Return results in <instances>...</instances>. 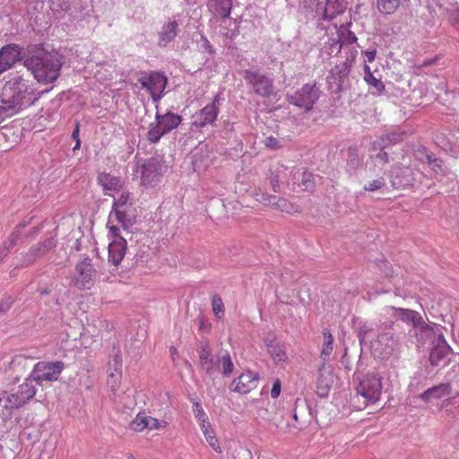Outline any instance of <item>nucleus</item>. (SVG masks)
I'll use <instances>...</instances> for the list:
<instances>
[{
    "instance_id": "nucleus-1",
    "label": "nucleus",
    "mask_w": 459,
    "mask_h": 459,
    "mask_svg": "<svg viewBox=\"0 0 459 459\" xmlns=\"http://www.w3.org/2000/svg\"><path fill=\"white\" fill-rule=\"evenodd\" d=\"M24 65L31 71L39 82L48 84L59 77L63 60L57 51L47 50L41 45H34L27 50Z\"/></svg>"
},
{
    "instance_id": "nucleus-2",
    "label": "nucleus",
    "mask_w": 459,
    "mask_h": 459,
    "mask_svg": "<svg viewBox=\"0 0 459 459\" xmlns=\"http://www.w3.org/2000/svg\"><path fill=\"white\" fill-rule=\"evenodd\" d=\"M42 93L35 89L33 82L17 75L5 82L0 99L2 104L7 105V108H13L18 114L33 105Z\"/></svg>"
},
{
    "instance_id": "nucleus-3",
    "label": "nucleus",
    "mask_w": 459,
    "mask_h": 459,
    "mask_svg": "<svg viewBox=\"0 0 459 459\" xmlns=\"http://www.w3.org/2000/svg\"><path fill=\"white\" fill-rule=\"evenodd\" d=\"M198 355L204 381H213L218 373L223 377H230L233 373L234 364L229 351H222L217 357H213L209 343L202 342Z\"/></svg>"
},
{
    "instance_id": "nucleus-4",
    "label": "nucleus",
    "mask_w": 459,
    "mask_h": 459,
    "mask_svg": "<svg viewBox=\"0 0 459 459\" xmlns=\"http://www.w3.org/2000/svg\"><path fill=\"white\" fill-rule=\"evenodd\" d=\"M36 394V387L30 381L25 382L11 392L0 391V418L8 420L14 411L24 406Z\"/></svg>"
},
{
    "instance_id": "nucleus-5",
    "label": "nucleus",
    "mask_w": 459,
    "mask_h": 459,
    "mask_svg": "<svg viewBox=\"0 0 459 459\" xmlns=\"http://www.w3.org/2000/svg\"><path fill=\"white\" fill-rule=\"evenodd\" d=\"M181 121V116L175 113L167 112L161 115L157 112L155 122L150 124L147 139L152 143H158L163 135L177 128Z\"/></svg>"
},
{
    "instance_id": "nucleus-6",
    "label": "nucleus",
    "mask_w": 459,
    "mask_h": 459,
    "mask_svg": "<svg viewBox=\"0 0 459 459\" xmlns=\"http://www.w3.org/2000/svg\"><path fill=\"white\" fill-rule=\"evenodd\" d=\"M321 95L320 87L316 82L306 83L294 93L288 95L290 104L303 108L308 112L319 100Z\"/></svg>"
},
{
    "instance_id": "nucleus-7",
    "label": "nucleus",
    "mask_w": 459,
    "mask_h": 459,
    "mask_svg": "<svg viewBox=\"0 0 459 459\" xmlns=\"http://www.w3.org/2000/svg\"><path fill=\"white\" fill-rule=\"evenodd\" d=\"M64 368L65 364L62 361H39L35 364L30 377L26 379V382L30 381L31 385H33V382L41 385L43 381H56Z\"/></svg>"
},
{
    "instance_id": "nucleus-8",
    "label": "nucleus",
    "mask_w": 459,
    "mask_h": 459,
    "mask_svg": "<svg viewBox=\"0 0 459 459\" xmlns=\"http://www.w3.org/2000/svg\"><path fill=\"white\" fill-rule=\"evenodd\" d=\"M381 377L374 373H368L359 380L356 391L365 398L367 403H374L380 399L382 394Z\"/></svg>"
},
{
    "instance_id": "nucleus-9",
    "label": "nucleus",
    "mask_w": 459,
    "mask_h": 459,
    "mask_svg": "<svg viewBox=\"0 0 459 459\" xmlns=\"http://www.w3.org/2000/svg\"><path fill=\"white\" fill-rule=\"evenodd\" d=\"M403 322L411 325L418 341H424L431 337L437 327V324H427L422 315L418 311L403 308Z\"/></svg>"
},
{
    "instance_id": "nucleus-10",
    "label": "nucleus",
    "mask_w": 459,
    "mask_h": 459,
    "mask_svg": "<svg viewBox=\"0 0 459 459\" xmlns=\"http://www.w3.org/2000/svg\"><path fill=\"white\" fill-rule=\"evenodd\" d=\"M143 88L146 89L152 99V101L159 102L164 95V91L168 83L167 77L159 72L144 73L138 79Z\"/></svg>"
},
{
    "instance_id": "nucleus-11",
    "label": "nucleus",
    "mask_w": 459,
    "mask_h": 459,
    "mask_svg": "<svg viewBox=\"0 0 459 459\" xmlns=\"http://www.w3.org/2000/svg\"><path fill=\"white\" fill-rule=\"evenodd\" d=\"M136 222V210L134 204L122 206L119 208H111L108 214L107 228L110 230V226H116L117 223L124 231L130 233L131 227Z\"/></svg>"
},
{
    "instance_id": "nucleus-12",
    "label": "nucleus",
    "mask_w": 459,
    "mask_h": 459,
    "mask_svg": "<svg viewBox=\"0 0 459 459\" xmlns=\"http://www.w3.org/2000/svg\"><path fill=\"white\" fill-rule=\"evenodd\" d=\"M108 261L117 265L123 260L126 250V240L121 234V230L117 226H110L108 230Z\"/></svg>"
},
{
    "instance_id": "nucleus-13",
    "label": "nucleus",
    "mask_w": 459,
    "mask_h": 459,
    "mask_svg": "<svg viewBox=\"0 0 459 459\" xmlns=\"http://www.w3.org/2000/svg\"><path fill=\"white\" fill-rule=\"evenodd\" d=\"M221 100V94H216L211 103L192 116V126L195 128H203L212 125L219 115V106Z\"/></svg>"
},
{
    "instance_id": "nucleus-14",
    "label": "nucleus",
    "mask_w": 459,
    "mask_h": 459,
    "mask_svg": "<svg viewBox=\"0 0 459 459\" xmlns=\"http://www.w3.org/2000/svg\"><path fill=\"white\" fill-rule=\"evenodd\" d=\"M242 75L247 83L252 85L255 94L262 97H268L273 94V81L266 75L255 70H244Z\"/></svg>"
},
{
    "instance_id": "nucleus-15",
    "label": "nucleus",
    "mask_w": 459,
    "mask_h": 459,
    "mask_svg": "<svg viewBox=\"0 0 459 459\" xmlns=\"http://www.w3.org/2000/svg\"><path fill=\"white\" fill-rule=\"evenodd\" d=\"M162 163L157 158L145 160L139 168L142 185L145 187H152L158 184L162 176Z\"/></svg>"
},
{
    "instance_id": "nucleus-16",
    "label": "nucleus",
    "mask_w": 459,
    "mask_h": 459,
    "mask_svg": "<svg viewBox=\"0 0 459 459\" xmlns=\"http://www.w3.org/2000/svg\"><path fill=\"white\" fill-rule=\"evenodd\" d=\"M397 346L398 340H394L393 333L389 332L379 334L370 344L374 355L382 359H388Z\"/></svg>"
},
{
    "instance_id": "nucleus-17",
    "label": "nucleus",
    "mask_w": 459,
    "mask_h": 459,
    "mask_svg": "<svg viewBox=\"0 0 459 459\" xmlns=\"http://www.w3.org/2000/svg\"><path fill=\"white\" fill-rule=\"evenodd\" d=\"M76 272L75 285L82 290L90 289L96 276V270L91 264V259L85 257L79 262L76 265Z\"/></svg>"
},
{
    "instance_id": "nucleus-18",
    "label": "nucleus",
    "mask_w": 459,
    "mask_h": 459,
    "mask_svg": "<svg viewBox=\"0 0 459 459\" xmlns=\"http://www.w3.org/2000/svg\"><path fill=\"white\" fill-rule=\"evenodd\" d=\"M429 90L427 82L421 77L414 76L408 81L406 100L411 106H420Z\"/></svg>"
},
{
    "instance_id": "nucleus-19",
    "label": "nucleus",
    "mask_w": 459,
    "mask_h": 459,
    "mask_svg": "<svg viewBox=\"0 0 459 459\" xmlns=\"http://www.w3.org/2000/svg\"><path fill=\"white\" fill-rule=\"evenodd\" d=\"M27 53L22 56L20 48L15 44H9L0 50V74L11 68L18 60L25 59Z\"/></svg>"
},
{
    "instance_id": "nucleus-20",
    "label": "nucleus",
    "mask_w": 459,
    "mask_h": 459,
    "mask_svg": "<svg viewBox=\"0 0 459 459\" xmlns=\"http://www.w3.org/2000/svg\"><path fill=\"white\" fill-rule=\"evenodd\" d=\"M258 380L259 376L257 373L247 371L242 373L239 377L232 381L230 389L236 393L245 394L251 392L257 386Z\"/></svg>"
},
{
    "instance_id": "nucleus-21",
    "label": "nucleus",
    "mask_w": 459,
    "mask_h": 459,
    "mask_svg": "<svg viewBox=\"0 0 459 459\" xmlns=\"http://www.w3.org/2000/svg\"><path fill=\"white\" fill-rule=\"evenodd\" d=\"M179 22L175 18L169 19L158 32V45L166 48L171 43L178 33Z\"/></svg>"
},
{
    "instance_id": "nucleus-22",
    "label": "nucleus",
    "mask_w": 459,
    "mask_h": 459,
    "mask_svg": "<svg viewBox=\"0 0 459 459\" xmlns=\"http://www.w3.org/2000/svg\"><path fill=\"white\" fill-rule=\"evenodd\" d=\"M357 39L356 35L347 26L342 24L337 30V39L333 40L330 46V51L333 53L335 50L339 53L342 48L356 43Z\"/></svg>"
},
{
    "instance_id": "nucleus-23",
    "label": "nucleus",
    "mask_w": 459,
    "mask_h": 459,
    "mask_svg": "<svg viewBox=\"0 0 459 459\" xmlns=\"http://www.w3.org/2000/svg\"><path fill=\"white\" fill-rule=\"evenodd\" d=\"M267 352L276 365L283 366L288 363L289 358L286 352L285 343L280 341L265 340Z\"/></svg>"
},
{
    "instance_id": "nucleus-24",
    "label": "nucleus",
    "mask_w": 459,
    "mask_h": 459,
    "mask_svg": "<svg viewBox=\"0 0 459 459\" xmlns=\"http://www.w3.org/2000/svg\"><path fill=\"white\" fill-rule=\"evenodd\" d=\"M414 155L419 160H424L426 162L429 164L432 171H435L439 175H446L447 167H446L444 160L442 159L436 158L431 154H429L428 151L424 146H418L416 150H414Z\"/></svg>"
},
{
    "instance_id": "nucleus-25",
    "label": "nucleus",
    "mask_w": 459,
    "mask_h": 459,
    "mask_svg": "<svg viewBox=\"0 0 459 459\" xmlns=\"http://www.w3.org/2000/svg\"><path fill=\"white\" fill-rule=\"evenodd\" d=\"M255 198L257 202L264 204V205L272 206L281 212H290V204L284 198H280L277 195H269L262 191L255 192Z\"/></svg>"
},
{
    "instance_id": "nucleus-26",
    "label": "nucleus",
    "mask_w": 459,
    "mask_h": 459,
    "mask_svg": "<svg viewBox=\"0 0 459 459\" xmlns=\"http://www.w3.org/2000/svg\"><path fill=\"white\" fill-rule=\"evenodd\" d=\"M396 141V135L395 134H388L386 137H382L379 141L375 142L373 143V150L377 151L379 150V152L373 156L372 158H375L376 163L378 165H384L387 163L388 161V143H393Z\"/></svg>"
},
{
    "instance_id": "nucleus-27",
    "label": "nucleus",
    "mask_w": 459,
    "mask_h": 459,
    "mask_svg": "<svg viewBox=\"0 0 459 459\" xmlns=\"http://www.w3.org/2000/svg\"><path fill=\"white\" fill-rule=\"evenodd\" d=\"M364 76L363 79L366 83L373 90V93H380L385 90V85L381 81V74L377 69L371 70L368 64L363 67Z\"/></svg>"
},
{
    "instance_id": "nucleus-28",
    "label": "nucleus",
    "mask_w": 459,
    "mask_h": 459,
    "mask_svg": "<svg viewBox=\"0 0 459 459\" xmlns=\"http://www.w3.org/2000/svg\"><path fill=\"white\" fill-rule=\"evenodd\" d=\"M98 183L102 186L105 192L107 191H119L123 186L124 181L120 177L113 176L106 172L100 173L97 178ZM106 195H108L106 193Z\"/></svg>"
},
{
    "instance_id": "nucleus-29",
    "label": "nucleus",
    "mask_w": 459,
    "mask_h": 459,
    "mask_svg": "<svg viewBox=\"0 0 459 459\" xmlns=\"http://www.w3.org/2000/svg\"><path fill=\"white\" fill-rule=\"evenodd\" d=\"M451 349L442 333H439L438 343L431 350L429 360L431 365L437 366L441 359L449 355Z\"/></svg>"
},
{
    "instance_id": "nucleus-30",
    "label": "nucleus",
    "mask_w": 459,
    "mask_h": 459,
    "mask_svg": "<svg viewBox=\"0 0 459 459\" xmlns=\"http://www.w3.org/2000/svg\"><path fill=\"white\" fill-rule=\"evenodd\" d=\"M452 391V385L449 383L439 384L438 385L429 387L421 394L424 401L432 399H441V397L449 396Z\"/></svg>"
},
{
    "instance_id": "nucleus-31",
    "label": "nucleus",
    "mask_w": 459,
    "mask_h": 459,
    "mask_svg": "<svg viewBox=\"0 0 459 459\" xmlns=\"http://www.w3.org/2000/svg\"><path fill=\"white\" fill-rule=\"evenodd\" d=\"M206 4L213 14L228 18L231 12L232 0H207Z\"/></svg>"
},
{
    "instance_id": "nucleus-32",
    "label": "nucleus",
    "mask_w": 459,
    "mask_h": 459,
    "mask_svg": "<svg viewBox=\"0 0 459 459\" xmlns=\"http://www.w3.org/2000/svg\"><path fill=\"white\" fill-rule=\"evenodd\" d=\"M348 3L345 0H326L324 10V18L332 20L336 15L342 13L347 8Z\"/></svg>"
},
{
    "instance_id": "nucleus-33",
    "label": "nucleus",
    "mask_w": 459,
    "mask_h": 459,
    "mask_svg": "<svg viewBox=\"0 0 459 459\" xmlns=\"http://www.w3.org/2000/svg\"><path fill=\"white\" fill-rule=\"evenodd\" d=\"M323 344L320 352V358L325 363L330 360V356L333 351V336L328 329L323 330Z\"/></svg>"
},
{
    "instance_id": "nucleus-34",
    "label": "nucleus",
    "mask_w": 459,
    "mask_h": 459,
    "mask_svg": "<svg viewBox=\"0 0 459 459\" xmlns=\"http://www.w3.org/2000/svg\"><path fill=\"white\" fill-rule=\"evenodd\" d=\"M122 375L120 373H112L108 372L107 378V385L108 386L110 395L114 397L115 400L120 399V395L117 394V389L120 385Z\"/></svg>"
},
{
    "instance_id": "nucleus-35",
    "label": "nucleus",
    "mask_w": 459,
    "mask_h": 459,
    "mask_svg": "<svg viewBox=\"0 0 459 459\" xmlns=\"http://www.w3.org/2000/svg\"><path fill=\"white\" fill-rule=\"evenodd\" d=\"M47 254L43 252L42 247L39 244L36 247H32L29 252L24 255L22 265H29L34 263L39 257Z\"/></svg>"
},
{
    "instance_id": "nucleus-36",
    "label": "nucleus",
    "mask_w": 459,
    "mask_h": 459,
    "mask_svg": "<svg viewBox=\"0 0 459 459\" xmlns=\"http://www.w3.org/2000/svg\"><path fill=\"white\" fill-rule=\"evenodd\" d=\"M400 0H377V8L383 13H392L400 5Z\"/></svg>"
},
{
    "instance_id": "nucleus-37",
    "label": "nucleus",
    "mask_w": 459,
    "mask_h": 459,
    "mask_svg": "<svg viewBox=\"0 0 459 459\" xmlns=\"http://www.w3.org/2000/svg\"><path fill=\"white\" fill-rule=\"evenodd\" d=\"M130 204H134L131 194L127 191H123L119 196L114 197L112 208H119L122 206H128Z\"/></svg>"
},
{
    "instance_id": "nucleus-38",
    "label": "nucleus",
    "mask_w": 459,
    "mask_h": 459,
    "mask_svg": "<svg viewBox=\"0 0 459 459\" xmlns=\"http://www.w3.org/2000/svg\"><path fill=\"white\" fill-rule=\"evenodd\" d=\"M108 372L120 373L122 375V357L120 351H117L109 359Z\"/></svg>"
},
{
    "instance_id": "nucleus-39",
    "label": "nucleus",
    "mask_w": 459,
    "mask_h": 459,
    "mask_svg": "<svg viewBox=\"0 0 459 459\" xmlns=\"http://www.w3.org/2000/svg\"><path fill=\"white\" fill-rule=\"evenodd\" d=\"M212 311L214 313V316L221 319L224 316V304L222 302V299L220 296L214 295L212 298Z\"/></svg>"
},
{
    "instance_id": "nucleus-40",
    "label": "nucleus",
    "mask_w": 459,
    "mask_h": 459,
    "mask_svg": "<svg viewBox=\"0 0 459 459\" xmlns=\"http://www.w3.org/2000/svg\"><path fill=\"white\" fill-rule=\"evenodd\" d=\"M146 414L138 413L134 420L130 423L131 429L141 432L146 429Z\"/></svg>"
},
{
    "instance_id": "nucleus-41",
    "label": "nucleus",
    "mask_w": 459,
    "mask_h": 459,
    "mask_svg": "<svg viewBox=\"0 0 459 459\" xmlns=\"http://www.w3.org/2000/svg\"><path fill=\"white\" fill-rule=\"evenodd\" d=\"M191 401L193 403V412L197 422H204L205 420H208V417L204 411L201 403L197 399H191Z\"/></svg>"
},
{
    "instance_id": "nucleus-42",
    "label": "nucleus",
    "mask_w": 459,
    "mask_h": 459,
    "mask_svg": "<svg viewBox=\"0 0 459 459\" xmlns=\"http://www.w3.org/2000/svg\"><path fill=\"white\" fill-rule=\"evenodd\" d=\"M146 429L149 430L164 429L167 428L168 423L164 420H159L156 418L146 415Z\"/></svg>"
},
{
    "instance_id": "nucleus-43",
    "label": "nucleus",
    "mask_w": 459,
    "mask_h": 459,
    "mask_svg": "<svg viewBox=\"0 0 459 459\" xmlns=\"http://www.w3.org/2000/svg\"><path fill=\"white\" fill-rule=\"evenodd\" d=\"M51 9L55 13L66 12L70 8L69 0H49Z\"/></svg>"
},
{
    "instance_id": "nucleus-44",
    "label": "nucleus",
    "mask_w": 459,
    "mask_h": 459,
    "mask_svg": "<svg viewBox=\"0 0 459 459\" xmlns=\"http://www.w3.org/2000/svg\"><path fill=\"white\" fill-rule=\"evenodd\" d=\"M348 165L352 169L358 168L359 165V157L357 150L355 148H350L348 151V158H347Z\"/></svg>"
},
{
    "instance_id": "nucleus-45",
    "label": "nucleus",
    "mask_w": 459,
    "mask_h": 459,
    "mask_svg": "<svg viewBox=\"0 0 459 459\" xmlns=\"http://www.w3.org/2000/svg\"><path fill=\"white\" fill-rule=\"evenodd\" d=\"M206 441L212 447L215 452L221 453V446L219 445L218 439L216 438L215 433L213 429H210L209 431L204 433Z\"/></svg>"
},
{
    "instance_id": "nucleus-46",
    "label": "nucleus",
    "mask_w": 459,
    "mask_h": 459,
    "mask_svg": "<svg viewBox=\"0 0 459 459\" xmlns=\"http://www.w3.org/2000/svg\"><path fill=\"white\" fill-rule=\"evenodd\" d=\"M301 183L305 190H312L314 188V176L309 172H303L301 176Z\"/></svg>"
},
{
    "instance_id": "nucleus-47",
    "label": "nucleus",
    "mask_w": 459,
    "mask_h": 459,
    "mask_svg": "<svg viewBox=\"0 0 459 459\" xmlns=\"http://www.w3.org/2000/svg\"><path fill=\"white\" fill-rule=\"evenodd\" d=\"M385 185V180L383 178H378L372 181H369L368 184L364 186V190L368 192H374L380 189Z\"/></svg>"
},
{
    "instance_id": "nucleus-48",
    "label": "nucleus",
    "mask_w": 459,
    "mask_h": 459,
    "mask_svg": "<svg viewBox=\"0 0 459 459\" xmlns=\"http://www.w3.org/2000/svg\"><path fill=\"white\" fill-rule=\"evenodd\" d=\"M20 237V231L19 230H14L12 232V234L9 236L7 240H5L3 243V247L6 248L8 251H10L11 248H13L15 245Z\"/></svg>"
},
{
    "instance_id": "nucleus-49",
    "label": "nucleus",
    "mask_w": 459,
    "mask_h": 459,
    "mask_svg": "<svg viewBox=\"0 0 459 459\" xmlns=\"http://www.w3.org/2000/svg\"><path fill=\"white\" fill-rule=\"evenodd\" d=\"M358 51L355 47H351V49H349V56L346 57V60L342 65L343 72H345L348 66L355 60Z\"/></svg>"
},
{
    "instance_id": "nucleus-50",
    "label": "nucleus",
    "mask_w": 459,
    "mask_h": 459,
    "mask_svg": "<svg viewBox=\"0 0 459 459\" xmlns=\"http://www.w3.org/2000/svg\"><path fill=\"white\" fill-rule=\"evenodd\" d=\"M17 114L13 108H7V105L1 103L0 105V123L3 122L6 117H12Z\"/></svg>"
},
{
    "instance_id": "nucleus-51",
    "label": "nucleus",
    "mask_w": 459,
    "mask_h": 459,
    "mask_svg": "<svg viewBox=\"0 0 459 459\" xmlns=\"http://www.w3.org/2000/svg\"><path fill=\"white\" fill-rule=\"evenodd\" d=\"M281 382L279 378L273 380V387L271 389V397L277 398L281 394Z\"/></svg>"
},
{
    "instance_id": "nucleus-52",
    "label": "nucleus",
    "mask_w": 459,
    "mask_h": 459,
    "mask_svg": "<svg viewBox=\"0 0 459 459\" xmlns=\"http://www.w3.org/2000/svg\"><path fill=\"white\" fill-rule=\"evenodd\" d=\"M56 242L54 238H48L45 239L43 242L39 243V245L43 248V252H46V253H48L49 250L54 248L56 247Z\"/></svg>"
},
{
    "instance_id": "nucleus-53",
    "label": "nucleus",
    "mask_w": 459,
    "mask_h": 459,
    "mask_svg": "<svg viewBox=\"0 0 459 459\" xmlns=\"http://www.w3.org/2000/svg\"><path fill=\"white\" fill-rule=\"evenodd\" d=\"M265 146L269 149L276 150L281 147L279 140L273 136H269L265 139Z\"/></svg>"
},
{
    "instance_id": "nucleus-54",
    "label": "nucleus",
    "mask_w": 459,
    "mask_h": 459,
    "mask_svg": "<svg viewBox=\"0 0 459 459\" xmlns=\"http://www.w3.org/2000/svg\"><path fill=\"white\" fill-rule=\"evenodd\" d=\"M362 54L365 56V64L372 63L376 58L377 50L376 48H369L365 51H362Z\"/></svg>"
},
{
    "instance_id": "nucleus-55",
    "label": "nucleus",
    "mask_w": 459,
    "mask_h": 459,
    "mask_svg": "<svg viewBox=\"0 0 459 459\" xmlns=\"http://www.w3.org/2000/svg\"><path fill=\"white\" fill-rule=\"evenodd\" d=\"M12 305H13L12 298L8 297L6 299H4L0 302V313H4V312L8 311L11 308Z\"/></svg>"
},
{
    "instance_id": "nucleus-56",
    "label": "nucleus",
    "mask_w": 459,
    "mask_h": 459,
    "mask_svg": "<svg viewBox=\"0 0 459 459\" xmlns=\"http://www.w3.org/2000/svg\"><path fill=\"white\" fill-rule=\"evenodd\" d=\"M202 48L210 54L214 52L212 44L204 36H202Z\"/></svg>"
},
{
    "instance_id": "nucleus-57",
    "label": "nucleus",
    "mask_w": 459,
    "mask_h": 459,
    "mask_svg": "<svg viewBox=\"0 0 459 459\" xmlns=\"http://www.w3.org/2000/svg\"><path fill=\"white\" fill-rule=\"evenodd\" d=\"M391 183L394 188H400V186H402V178L398 174L394 175V172H392Z\"/></svg>"
},
{
    "instance_id": "nucleus-58",
    "label": "nucleus",
    "mask_w": 459,
    "mask_h": 459,
    "mask_svg": "<svg viewBox=\"0 0 459 459\" xmlns=\"http://www.w3.org/2000/svg\"><path fill=\"white\" fill-rule=\"evenodd\" d=\"M24 357L21 354L15 355L14 358L11 361V367L13 369L15 368L16 365H21L22 362L24 360Z\"/></svg>"
},
{
    "instance_id": "nucleus-59",
    "label": "nucleus",
    "mask_w": 459,
    "mask_h": 459,
    "mask_svg": "<svg viewBox=\"0 0 459 459\" xmlns=\"http://www.w3.org/2000/svg\"><path fill=\"white\" fill-rule=\"evenodd\" d=\"M198 424L203 431V434L209 431L210 429H212L211 423L209 422V420H205L204 422L200 421L198 422Z\"/></svg>"
},
{
    "instance_id": "nucleus-60",
    "label": "nucleus",
    "mask_w": 459,
    "mask_h": 459,
    "mask_svg": "<svg viewBox=\"0 0 459 459\" xmlns=\"http://www.w3.org/2000/svg\"><path fill=\"white\" fill-rule=\"evenodd\" d=\"M271 185H272V188L274 192L279 191L280 186H279L278 176H274L271 178Z\"/></svg>"
},
{
    "instance_id": "nucleus-61",
    "label": "nucleus",
    "mask_w": 459,
    "mask_h": 459,
    "mask_svg": "<svg viewBox=\"0 0 459 459\" xmlns=\"http://www.w3.org/2000/svg\"><path fill=\"white\" fill-rule=\"evenodd\" d=\"M79 134H80V125L78 122H76L75 127L74 128L73 133H72V138L74 139L75 141L77 139H80Z\"/></svg>"
},
{
    "instance_id": "nucleus-62",
    "label": "nucleus",
    "mask_w": 459,
    "mask_h": 459,
    "mask_svg": "<svg viewBox=\"0 0 459 459\" xmlns=\"http://www.w3.org/2000/svg\"><path fill=\"white\" fill-rule=\"evenodd\" d=\"M359 342L362 343L364 342H366V338H367V331L364 330V329H360L359 332Z\"/></svg>"
},
{
    "instance_id": "nucleus-63",
    "label": "nucleus",
    "mask_w": 459,
    "mask_h": 459,
    "mask_svg": "<svg viewBox=\"0 0 459 459\" xmlns=\"http://www.w3.org/2000/svg\"><path fill=\"white\" fill-rule=\"evenodd\" d=\"M9 251L3 246L0 247V262L7 255Z\"/></svg>"
},
{
    "instance_id": "nucleus-64",
    "label": "nucleus",
    "mask_w": 459,
    "mask_h": 459,
    "mask_svg": "<svg viewBox=\"0 0 459 459\" xmlns=\"http://www.w3.org/2000/svg\"><path fill=\"white\" fill-rule=\"evenodd\" d=\"M75 142H76L75 145L73 148L74 151L79 150L81 148V141H80V139H77Z\"/></svg>"
}]
</instances>
